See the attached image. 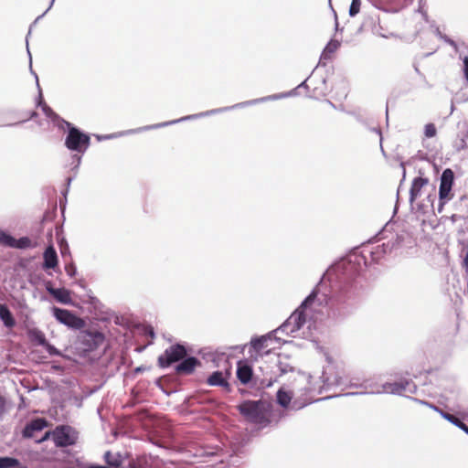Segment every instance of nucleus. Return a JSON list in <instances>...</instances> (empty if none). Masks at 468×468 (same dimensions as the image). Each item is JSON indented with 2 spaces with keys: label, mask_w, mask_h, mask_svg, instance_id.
<instances>
[{
  "label": "nucleus",
  "mask_w": 468,
  "mask_h": 468,
  "mask_svg": "<svg viewBox=\"0 0 468 468\" xmlns=\"http://www.w3.org/2000/svg\"><path fill=\"white\" fill-rule=\"evenodd\" d=\"M197 364L198 360L196 357H187L176 366V371L178 373L190 374Z\"/></svg>",
  "instance_id": "dca6fc26"
},
{
  "label": "nucleus",
  "mask_w": 468,
  "mask_h": 468,
  "mask_svg": "<svg viewBox=\"0 0 468 468\" xmlns=\"http://www.w3.org/2000/svg\"><path fill=\"white\" fill-rule=\"evenodd\" d=\"M29 336L33 342L37 343L39 346H44L48 343L46 340L45 335L39 330H37V329L31 330L29 332Z\"/></svg>",
  "instance_id": "b1692460"
},
{
  "label": "nucleus",
  "mask_w": 468,
  "mask_h": 468,
  "mask_svg": "<svg viewBox=\"0 0 468 468\" xmlns=\"http://www.w3.org/2000/svg\"><path fill=\"white\" fill-rule=\"evenodd\" d=\"M355 387L364 388L367 391L361 392L368 394H393V395H404L405 393L413 394L417 390V386L409 379H400L395 382H385L378 384L375 381H366L363 384L356 385Z\"/></svg>",
  "instance_id": "20e7f679"
},
{
  "label": "nucleus",
  "mask_w": 468,
  "mask_h": 468,
  "mask_svg": "<svg viewBox=\"0 0 468 468\" xmlns=\"http://www.w3.org/2000/svg\"><path fill=\"white\" fill-rule=\"evenodd\" d=\"M309 78H310V76H309L306 80H304L301 84H299V85L297 86V88H296V89H300V88H305V89H307V88H308V86H307L306 82H307V80H308Z\"/></svg>",
  "instance_id": "a18cd8bd"
},
{
  "label": "nucleus",
  "mask_w": 468,
  "mask_h": 468,
  "mask_svg": "<svg viewBox=\"0 0 468 468\" xmlns=\"http://www.w3.org/2000/svg\"><path fill=\"white\" fill-rule=\"evenodd\" d=\"M46 350L48 352L51 356H58L60 355V352L52 345L47 343V345L44 346Z\"/></svg>",
  "instance_id": "f704fd0d"
},
{
  "label": "nucleus",
  "mask_w": 468,
  "mask_h": 468,
  "mask_svg": "<svg viewBox=\"0 0 468 468\" xmlns=\"http://www.w3.org/2000/svg\"><path fill=\"white\" fill-rule=\"evenodd\" d=\"M90 144V138L88 134L82 133L76 127H69L65 139V145L69 150L84 154L89 148Z\"/></svg>",
  "instance_id": "6e6552de"
},
{
  "label": "nucleus",
  "mask_w": 468,
  "mask_h": 468,
  "mask_svg": "<svg viewBox=\"0 0 468 468\" xmlns=\"http://www.w3.org/2000/svg\"><path fill=\"white\" fill-rule=\"evenodd\" d=\"M372 131L379 135V137H380V146L382 147V134H381V131L378 128H374Z\"/></svg>",
  "instance_id": "49530a36"
},
{
  "label": "nucleus",
  "mask_w": 468,
  "mask_h": 468,
  "mask_svg": "<svg viewBox=\"0 0 468 468\" xmlns=\"http://www.w3.org/2000/svg\"><path fill=\"white\" fill-rule=\"evenodd\" d=\"M339 47H340V42L338 40H335V39L330 40L322 52L321 59H324V60L330 59L331 58L330 55L333 54L334 52H335Z\"/></svg>",
  "instance_id": "6ab92c4d"
},
{
  "label": "nucleus",
  "mask_w": 468,
  "mask_h": 468,
  "mask_svg": "<svg viewBox=\"0 0 468 468\" xmlns=\"http://www.w3.org/2000/svg\"><path fill=\"white\" fill-rule=\"evenodd\" d=\"M412 400H414L415 402L420 403L421 405L428 406L429 408L432 409L433 410L437 411L440 414H441V412H444L443 410L439 409L437 406L432 405V404H431V403H429L427 401H424V400H421V399H412Z\"/></svg>",
  "instance_id": "72a5a7b5"
},
{
  "label": "nucleus",
  "mask_w": 468,
  "mask_h": 468,
  "mask_svg": "<svg viewBox=\"0 0 468 468\" xmlns=\"http://www.w3.org/2000/svg\"><path fill=\"white\" fill-rule=\"evenodd\" d=\"M285 343H287V341L282 339L280 334L276 333L275 329L259 338L252 339L250 341V346L256 355L262 356L269 354L271 350L280 347Z\"/></svg>",
  "instance_id": "0eeeda50"
},
{
  "label": "nucleus",
  "mask_w": 468,
  "mask_h": 468,
  "mask_svg": "<svg viewBox=\"0 0 468 468\" xmlns=\"http://www.w3.org/2000/svg\"><path fill=\"white\" fill-rule=\"evenodd\" d=\"M0 319L6 327H13L15 320L5 305L0 304Z\"/></svg>",
  "instance_id": "aec40b11"
},
{
  "label": "nucleus",
  "mask_w": 468,
  "mask_h": 468,
  "mask_svg": "<svg viewBox=\"0 0 468 468\" xmlns=\"http://www.w3.org/2000/svg\"><path fill=\"white\" fill-rule=\"evenodd\" d=\"M425 207H427L426 204H417V210L424 213Z\"/></svg>",
  "instance_id": "c03bdc74"
},
{
  "label": "nucleus",
  "mask_w": 468,
  "mask_h": 468,
  "mask_svg": "<svg viewBox=\"0 0 468 468\" xmlns=\"http://www.w3.org/2000/svg\"><path fill=\"white\" fill-rule=\"evenodd\" d=\"M48 422L45 419H35L27 424L23 431V436L26 438H33L37 431H41L46 428Z\"/></svg>",
  "instance_id": "ddd939ff"
},
{
  "label": "nucleus",
  "mask_w": 468,
  "mask_h": 468,
  "mask_svg": "<svg viewBox=\"0 0 468 468\" xmlns=\"http://www.w3.org/2000/svg\"><path fill=\"white\" fill-rule=\"evenodd\" d=\"M65 271L68 275L73 276L76 273V267L73 263H70V264L66 265Z\"/></svg>",
  "instance_id": "4c0bfd02"
},
{
  "label": "nucleus",
  "mask_w": 468,
  "mask_h": 468,
  "mask_svg": "<svg viewBox=\"0 0 468 468\" xmlns=\"http://www.w3.org/2000/svg\"><path fill=\"white\" fill-rule=\"evenodd\" d=\"M104 461L110 466L109 468H118L122 465V458L117 453H112L111 452H106L104 453Z\"/></svg>",
  "instance_id": "412c9836"
},
{
  "label": "nucleus",
  "mask_w": 468,
  "mask_h": 468,
  "mask_svg": "<svg viewBox=\"0 0 468 468\" xmlns=\"http://www.w3.org/2000/svg\"><path fill=\"white\" fill-rule=\"evenodd\" d=\"M429 183V179L422 176H418L413 179L410 189L409 198L412 209L414 208L415 201L421 197L423 187L427 186Z\"/></svg>",
  "instance_id": "f8f14e48"
},
{
  "label": "nucleus",
  "mask_w": 468,
  "mask_h": 468,
  "mask_svg": "<svg viewBox=\"0 0 468 468\" xmlns=\"http://www.w3.org/2000/svg\"><path fill=\"white\" fill-rule=\"evenodd\" d=\"M15 238L0 229V244L11 248Z\"/></svg>",
  "instance_id": "c85d7f7f"
},
{
  "label": "nucleus",
  "mask_w": 468,
  "mask_h": 468,
  "mask_svg": "<svg viewBox=\"0 0 468 468\" xmlns=\"http://www.w3.org/2000/svg\"><path fill=\"white\" fill-rule=\"evenodd\" d=\"M454 174L452 169L446 168L441 176V183L439 187L440 201L451 199L450 193L453 185Z\"/></svg>",
  "instance_id": "9b49d317"
},
{
  "label": "nucleus",
  "mask_w": 468,
  "mask_h": 468,
  "mask_svg": "<svg viewBox=\"0 0 468 468\" xmlns=\"http://www.w3.org/2000/svg\"><path fill=\"white\" fill-rule=\"evenodd\" d=\"M454 111V105L453 103H452V106H451V112H452Z\"/></svg>",
  "instance_id": "13d9d810"
},
{
  "label": "nucleus",
  "mask_w": 468,
  "mask_h": 468,
  "mask_svg": "<svg viewBox=\"0 0 468 468\" xmlns=\"http://www.w3.org/2000/svg\"><path fill=\"white\" fill-rule=\"evenodd\" d=\"M357 393H354V392H351V393H347L346 395H356Z\"/></svg>",
  "instance_id": "bf43d9fd"
},
{
  "label": "nucleus",
  "mask_w": 468,
  "mask_h": 468,
  "mask_svg": "<svg viewBox=\"0 0 468 468\" xmlns=\"http://www.w3.org/2000/svg\"><path fill=\"white\" fill-rule=\"evenodd\" d=\"M32 241L28 237H22L18 239H15L11 248L16 249H27L32 247Z\"/></svg>",
  "instance_id": "cd10ccee"
},
{
  "label": "nucleus",
  "mask_w": 468,
  "mask_h": 468,
  "mask_svg": "<svg viewBox=\"0 0 468 468\" xmlns=\"http://www.w3.org/2000/svg\"><path fill=\"white\" fill-rule=\"evenodd\" d=\"M398 240V239H396ZM397 246V241L367 245L354 250L327 268L319 282L310 292H357L367 290L371 281L365 275L370 262H378Z\"/></svg>",
  "instance_id": "f257e3e1"
},
{
  "label": "nucleus",
  "mask_w": 468,
  "mask_h": 468,
  "mask_svg": "<svg viewBox=\"0 0 468 468\" xmlns=\"http://www.w3.org/2000/svg\"><path fill=\"white\" fill-rule=\"evenodd\" d=\"M207 383L210 386L229 387V383L223 372H213L207 378Z\"/></svg>",
  "instance_id": "a211bd4d"
},
{
  "label": "nucleus",
  "mask_w": 468,
  "mask_h": 468,
  "mask_svg": "<svg viewBox=\"0 0 468 468\" xmlns=\"http://www.w3.org/2000/svg\"><path fill=\"white\" fill-rule=\"evenodd\" d=\"M303 407V405L296 406V403L293 402L292 405L291 406V409H292V410H299V409H301Z\"/></svg>",
  "instance_id": "de8ad7c7"
},
{
  "label": "nucleus",
  "mask_w": 468,
  "mask_h": 468,
  "mask_svg": "<svg viewBox=\"0 0 468 468\" xmlns=\"http://www.w3.org/2000/svg\"><path fill=\"white\" fill-rule=\"evenodd\" d=\"M463 72L466 81L468 82V56H465L463 58Z\"/></svg>",
  "instance_id": "e433bc0d"
},
{
  "label": "nucleus",
  "mask_w": 468,
  "mask_h": 468,
  "mask_svg": "<svg viewBox=\"0 0 468 468\" xmlns=\"http://www.w3.org/2000/svg\"><path fill=\"white\" fill-rule=\"evenodd\" d=\"M54 125H56L58 129L64 130L67 127L69 130V127H73L70 122L62 119L59 115H57L52 121Z\"/></svg>",
  "instance_id": "c756f323"
},
{
  "label": "nucleus",
  "mask_w": 468,
  "mask_h": 468,
  "mask_svg": "<svg viewBox=\"0 0 468 468\" xmlns=\"http://www.w3.org/2000/svg\"><path fill=\"white\" fill-rule=\"evenodd\" d=\"M465 249H466V254L463 259V266L468 270V243H467V246Z\"/></svg>",
  "instance_id": "79ce46f5"
},
{
  "label": "nucleus",
  "mask_w": 468,
  "mask_h": 468,
  "mask_svg": "<svg viewBox=\"0 0 468 468\" xmlns=\"http://www.w3.org/2000/svg\"><path fill=\"white\" fill-rule=\"evenodd\" d=\"M437 33H438V36L443 39L446 43H448L449 45H451L452 47H453L454 48H457V45L456 43L451 39L450 37H448L447 36H444L442 35L439 30H437Z\"/></svg>",
  "instance_id": "c9c22d12"
},
{
  "label": "nucleus",
  "mask_w": 468,
  "mask_h": 468,
  "mask_svg": "<svg viewBox=\"0 0 468 468\" xmlns=\"http://www.w3.org/2000/svg\"><path fill=\"white\" fill-rule=\"evenodd\" d=\"M292 398V393L289 391H286L284 388H280L277 392V402L282 408H288L290 406Z\"/></svg>",
  "instance_id": "4be33fe9"
},
{
  "label": "nucleus",
  "mask_w": 468,
  "mask_h": 468,
  "mask_svg": "<svg viewBox=\"0 0 468 468\" xmlns=\"http://www.w3.org/2000/svg\"><path fill=\"white\" fill-rule=\"evenodd\" d=\"M55 318L61 324L75 329H80L83 326V321L70 314L69 311L60 309L58 307H52L51 309Z\"/></svg>",
  "instance_id": "9d476101"
},
{
  "label": "nucleus",
  "mask_w": 468,
  "mask_h": 468,
  "mask_svg": "<svg viewBox=\"0 0 468 468\" xmlns=\"http://www.w3.org/2000/svg\"><path fill=\"white\" fill-rule=\"evenodd\" d=\"M54 2H55V0H51L50 5L48 7V9L41 16H37L35 22H37L40 18H42L45 16V14L52 7Z\"/></svg>",
  "instance_id": "a19ab883"
},
{
  "label": "nucleus",
  "mask_w": 468,
  "mask_h": 468,
  "mask_svg": "<svg viewBox=\"0 0 468 468\" xmlns=\"http://www.w3.org/2000/svg\"><path fill=\"white\" fill-rule=\"evenodd\" d=\"M214 454H215L214 452H208L205 448L201 447L195 452L194 457L198 458V457H205V456H209V455H214Z\"/></svg>",
  "instance_id": "473e14b6"
},
{
  "label": "nucleus",
  "mask_w": 468,
  "mask_h": 468,
  "mask_svg": "<svg viewBox=\"0 0 468 468\" xmlns=\"http://www.w3.org/2000/svg\"><path fill=\"white\" fill-rule=\"evenodd\" d=\"M186 354V348L181 345H174L167 348L163 355L158 357V364L161 367H167L171 364L179 361Z\"/></svg>",
  "instance_id": "1a4fd4ad"
},
{
  "label": "nucleus",
  "mask_w": 468,
  "mask_h": 468,
  "mask_svg": "<svg viewBox=\"0 0 468 468\" xmlns=\"http://www.w3.org/2000/svg\"><path fill=\"white\" fill-rule=\"evenodd\" d=\"M149 335H150L152 337H154V333L153 328H150V330H149Z\"/></svg>",
  "instance_id": "603ef678"
},
{
  "label": "nucleus",
  "mask_w": 468,
  "mask_h": 468,
  "mask_svg": "<svg viewBox=\"0 0 468 468\" xmlns=\"http://www.w3.org/2000/svg\"><path fill=\"white\" fill-rule=\"evenodd\" d=\"M71 181H72V178H71V177H69V178L67 179V185H68V186L70 185Z\"/></svg>",
  "instance_id": "6e6d98bb"
},
{
  "label": "nucleus",
  "mask_w": 468,
  "mask_h": 468,
  "mask_svg": "<svg viewBox=\"0 0 468 468\" xmlns=\"http://www.w3.org/2000/svg\"><path fill=\"white\" fill-rule=\"evenodd\" d=\"M27 54L29 55V57L31 58V54H30V51L28 49V44L27 43Z\"/></svg>",
  "instance_id": "4d7b16f0"
},
{
  "label": "nucleus",
  "mask_w": 468,
  "mask_h": 468,
  "mask_svg": "<svg viewBox=\"0 0 468 468\" xmlns=\"http://www.w3.org/2000/svg\"><path fill=\"white\" fill-rule=\"evenodd\" d=\"M72 160H73V163H75L74 166L72 169H78L80 163H81V156L79 155V154H73L72 155Z\"/></svg>",
  "instance_id": "58836bf2"
},
{
  "label": "nucleus",
  "mask_w": 468,
  "mask_h": 468,
  "mask_svg": "<svg viewBox=\"0 0 468 468\" xmlns=\"http://www.w3.org/2000/svg\"><path fill=\"white\" fill-rule=\"evenodd\" d=\"M361 0H352L348 14L351 17L356 16L360 12Z\"/></svg>",
  "instance_id": "7c9ffc66"
},
{
  "label": "nucleus",
  "mask_w": 468,
  "mask_h": 468,
  "mask_svg": "<svg viewBox=\"0 0 468 468\" xmlns=\"http://www.w3.org/2000/svg\"><path fill=\"white\" fill-rule=\"evenodd\" d=\"M415 70H416V72H418V73L420 72V71H419V69H418L417 67H415Z\"/></svg>",
  "instance_id": "052dcab7"
},
{
  "label": "nucleus",
  "mask_w": 468,
  "mask_h": 468,
  "mask_svg": "<svg viewBox=\"0 0 468 468\" xmlns=\"http://www.w3.org/2000/svg\"><path fill=\"white\" fill-rule=\"evenodd\" d=\"M47 292L53 293V292H69L67 290H64V289H54L50 286H47Z\"/></svg>",
  "instance_id": "ea45409f"
},
{
  "label": "nucleus",
  "mask_w": 468,
  "mask_h": 468,
  "mask_svg": "<svg viewBox=\"0 0 468 468\" xmlns=\"http://www.w3.org/2000/svg\"><path fill=\"white\" fill-rule=\"evenodd\" d=\"M318 294H309L302 304L290 315V317L278 328L276 333L280 335H291L295 337L306 322L307 309L317 302Z\"/></svg>",
  "instance_id": "7ed1b4c3"
},
{
  "label": "nucleus",
  "mask_w": 468,
  "mask_h": 468,
  "mask_svg": "<svg viewBox=\"0 0 468 468\" xmlns=\"http://www.w3.org/2000/svg\"><path fill=\"white\" fill-rule=\"evenodd\" d=\"M49 436H52L53 441L57 447H68L74 445L77 442L79 433L70 426L60 425L56 427L51 432L47 431L40 440H37V441H44Z\"/></svg>",
  "instance_id": "423d86ee"
},
{
  "label": "nucleus",
  "mask_w": 468,
  "mask_h": 468,
  "mask_svg": "<svg viewBox=\"0 0 468 468\" xmlns=\"http://www.w3.org/2000/svg\"><path fill=\"white\" fill-rule=\"evenodd\" d=\"M335 13V29L337 30L338 29V22H337V16H336V13Z\"/></svg>",
  "instance_id": "8fccbe9b"
},
{
  "label": "nucleus",
  "mask_w": 468,
  "mask_h": 468,
  "mask_svg": "<svg viewBox=\"0 0 468 468\" xmlns=\"http://www.w3.org/2000/svg\"><path fill=\"white\" fill-rule=\"evenodd\" d=\"M34 75H35V78H36L37 85V87L39 88V84H38V77H37V75L36 73H34Z\"/></svg>",
  "instance_id": "5fc2aeb1"
},
{
  "label": "nucleus",
  "mask_w": 468,
  "mask_h": 468,
  "mask_svg": "<svg viewBox=\"0 0 468 468\" xmlns=\"http://www.w3.org/2000/svg\"><path fill=\"white\" fill-rule=\"evenodd\" d=\"M66 254H69V249L67 244L64 247H61V255L64 257Z\"/></svg>",
  "instance_id": "37998d69"
},
{
  "label": "nucleus",
  "mask_w": 468,
  "mask_h": 468,
  "mask_svg": "<svg viewBox=\"0 0 468 468\" xmlns=\"http://www.w3.org/2000/svg\"><path fill=\"white\" fill-rule=\"evenodd\" d=\"M253 377L252 368L246 361H239L237 365V378L242 384H248Z\"/></svg>",
  "instance_id": "4468645a"
},
{
  "label": "nucleus",
  "mask_w": 468,
  "mask_h": 468,
  "mask_svg": "<svg viewBox=\"0 0 468 468\" xmlns=\"http://www.w3.org/2000/svg\"><path fill=\"white\" fill-rule=\"evenodd\" d=\"M43 268L53 269L58 264V255L53 245H49L43 253Z\"/></svg>",
  "instance_id": "2eb2a0df"
},
{
  "label": "nucleus",
  "mask_w": 468,
  "mask_h": 468,
  "mask_svg": "<svg viewBox=\"0 0 468 468\" xmlns=\"http://www.w3.org/2000/svg\"><path fill=\"white\" fill-rule=\"evenodd\" d=\"M22 466L18 460L11 457L0 458V468H16Z\"/></svg>",
  "instance_id": "a878e982"
},
{
  "label": "nucleus",
  "mask_w": 468,
  "mask_h": 468,
  "mask_svg": "<svg viewBox=\"0 0 468 468\" xmlns=\"http://www.w3.org/2000/svg\"><path fill=\"white\" fill-rule=\"evenodd\" d=\"M441 416L468 434V426L460 420L457 417L447 412H441Z\"/></svg>",
  "instance_id": "5701e85b"
},
{
  "label": "nucleus",
  "mask_w": 468,
  "mask_h": 468,
  "mask_svg": "<svg viewBox=\"0 0 468 468\" xmlns=\"http://www.w3.org/2000/svg\"><path fill=\"white\" fill-rule=\"evenodd\" d=\"M427 199L431 206H432L433 199L431 198V196L430 194L427 196Z\"/></svg>",
  "instance_id": "09e8293b"
},
{
  "label": "nucleus",
  "mask_w": 468,
  "mask_h": 468,
  "mask_svg": "<svg viewBox=\"0 0 468 468\" xmlns=\"http://www.w3.org/2000/svg\"><path fill=\"white\" fill-rule=\"evenodd\" d=\"M54 300L62 304H69L76 306L81 310L85 309V306L81 305L72 295L77 296V294H51Z\"/></svg>",
  "instance_id": "f3484780"
},
{
  "label": "nucleus",
  "mask_w": 468,
  "mask_h": 468,
  "mask_svg": "<svg viewBox=\"0 0 468 468\" xmlns=\"http://www.w3.org/2000/svg\"><path fill=\"white\" fill-rule=\"evenodd\" d=\"M271 380H269L267 383H264V382L261 383L262 386H266V387L271 386Z\"/></svg>",
  "instance_id": "3c124183"
},
{
  "label": "nucleus",
  "mask_w": 468,
  "mask_h": 468,
  "mask_svg": "<svg viewBox=\"0 0 468 468\" xmlns=\"http://www.w3.org/2000/svg\"><path fill=\"white\" fill-rule=\"evenodd\" d=\"M437 130L433 123H428L424 127V134L427 138H431L436 135Z\"/></svg>",
  "instance_id": "2f4dec72"
},
{
  "label": "nucleus",
  "mask_w": 468,
  "mask_h": 468,
  "mask_svg": "<svg viewBox=\"0 0 468 468\" xmlns=\"http://www.w3.org/2000/svg\"><path fill=\"white\" fill-rule=\"evenodd\" d=\"M328 370H331V367L324 369L323 372V375H322L323 382L325 386L330 387V386H338V385L343 384V381L340 378H331L330 377H328L327 376Z\"/></svg>",
  "instance_id": "393cba45"
},
{
  "label": "nucleus",
  "mask_w": 468,
  "mask_h": 468,
  "mask_svg": "<svg viewBox=\"0 0 468 468\" xmlns=\"http://www.w3.org/2000/svg\"><path fill=\"white\" fill-rule=\"evenodd\" d=\"M16 468H27V466H20V467H16Z\"/></svg>",
  "instance_id": "680f3d73"
},
{
  "label": "nucleus",
  "mask_w": 468,
  "mask_h": 468,
  "mask_svg": "<svg viewBox=\"0 0 468 468\" xmlns=\"http://www.w3.org/2000/svg\"><path fill=\"white\" fill-rule=\"evenodd\" d=\"M114 137L115 136L113 134L104 136L105 139H111V138H114Z\"/></svg>",
  "instance_id": "864d4df0"
},
{
  "label": "nucleus",
  "mask_w": 468,
  "mask_h": 468,
  "mask_svg": "<svg viewBox=\"0 0 468 468\" xmlns=\"http://www.w3.org/2000/svg\"><path fill=\"white\" fill-rule=\"evenodd\" d=\"M240 414L249 421L266 426L270 420V405L262 400H246L238 406Z\"/></svg>",
  "instance_id": "39448f33"
},
{
  "label": "nucleus",
  "mask_w": 468,
  "mask_h": 468,
  "mask_svg": "<svg viewBox=\"0 0 468 468\" xmlns=\"http://www.w3.org/2000/svg\"><path fill=\"white\" fill-rule=\"evenodd\" d=\"M38 105L41 106V109L44 112V114L52 121L58 114L42 101V94L39 92V101Z\"/></svg>",
  "instance_id": "bb28decb"
},
{
  "label": "nucleus",
  "mask_w": 468,
  "mask_h": 468,
  "mask_svg": "<svg viewBox=\"0 0 468 468\" xmlns=\"http://www.w3.org/2000/svg\"><path fill=\"white\" fill-rule=\"evenodd\" d=\"M295 94H296L295 90H292L288 91V92H282V93H277V94H273V95H269V96L261 97V98H259V99H254V100L239 102V103H237V104H234V105L229 106V107L213 109V110H209V111L203 112H200V113H196V114H191V115L184 116L182 118H179V119H176V120H173V121H169V122H160V123H156V124H152V125H146V126L139 127V128H136V129L128 130V131L123 132L122 134V135L133 134V133H141V132H144V131H149V130H153V129H158V128L165 127V126L172 125V124H175V123H178V122H185V121H187V120H195V119H197V118H200V117H205V116H209V115H212V114H217V113H219V112H227V111H229V110H232V109H237V108H242V107H246V106H250V105H254V104H257V103H260V102H265V101H269L280 100V99L287 98V97H290V96H293Z\"/></svg>",
  "instance_id": "f03ea898"
},
{
  "label": "nucleus",
  "mask_w": 468,
  "mask_h": 468,
  "mask_svg": "<svg viewBox=\"0 0 468 468\" xmlns=\"http://www.w3.org/2000/svg\"><path fill=\"white\" fill-rule=\"evenodd\" d=\"M466 138L468 139V130H467V133H466Z\"/></svg>",
  "instance_id": "e2e57ef3"
}]
</instances>
